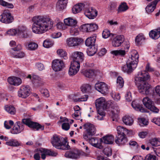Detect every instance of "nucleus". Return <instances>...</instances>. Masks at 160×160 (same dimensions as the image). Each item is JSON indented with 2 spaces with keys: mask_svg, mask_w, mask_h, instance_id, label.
I'll use <instances>...</instances> for the list:
<instances>
[{
  "mask_svg": "<svg viewBox=\"0 0 160 160\" xmlns=\"http://www.w3.org/2000/svg\"><path fill=\"white\" fill-rule=\"evenodd\" d=\"M16 124L18 125V128L21 129V127L23 128L22 131L24 129L25 124L28 126L30 128L33 129H36L37 130H38L41 129L42 130H43L44 128L43 126H42L39 124L31 121L28 119H22V122H17Z\"/></svg>",
  "mask_w": 160,
  "mask_h": 160,
  "instance_id": "nucleus-5",
  "label": "nucleus"
},
{
  "mask_svg": "<svg viewBox=\"0 0 160 160\" xmlns=\"http://www.w3.org/2000/svg\"><path fill=\"white\" fill-rule=\"evenodd\" d=\"M158 0H155L150 3L145 8L146 10L148 13L152 12L156 8V6Z\"/></svg>",
  "mask_w": 160,
  "mask_h": 160,
  "instance_id": "nucleus-29",
  "label": "nucleus"
},
{
  "mask_svg": "<svg viewBox=\"0 0 160 160\" xmlns=\"http://www.w3.org/2000/svg\"><path fill=\"white\" fill-rule=\"evenodd\" d=\"M0 5L11 8H13L14 7L12 4L8 3L3 0H0Z\"/></svg>",
  "mask_w": 160,
  "mask_h": 160,
  "instance_id": "nucleus-51",
  "label": "nucleus"
},
{
  "mask_svg": "<svg viewBox=\"0 0 160 160\" xmlns=\"http://www.w3.org/2000/svg\"><path fill=\"white\" fill-rule=\"evenodd\" d=\"M81 153L77 149H74L71 151H67L65 154V157L73 159H78L80 158Z\"/></svg>",
  "mask_w": 160,
  "mask_h": 160,
  "instance_id": "nucleus-17",
  "label": "nucleus"
},
{
  "mask_svg": "<svg viewBox=\"0 0 160 160\" xmlns=\"http://www.w3.org/2000/svg\"><path fill=\"white\" fill-rule=\"evenodd\" d=\"M128 141L126 136L122 135H117L116 137L115 142V143L119 146H122L125 145Z\"/></svg>",
  "mask_w": 160,
  "mask_h": 160,
  "instance_id": "nucleus-22",
  "label": "nucleus"
},
{
  "mask_svg": "<svg viewBox=\"0 0 160 160\" xmlns=\"http://www.w3.org/2000/svg\"><path fill=\"white\" fill-rule=\"evenodd\" d=\"M114 137L112 135H106L100 139L101 142L106 144H111L113 143Z\"/></svg>",
  "mask_w": 160,
  "mask_h": 160,
  "instance_id": "nucleus-27",
  "label": "nucleus"
},
{
  "mask_svg": "<svg viewBox=\"0 0 160 160\" xmlns=\"http://www.w3.org/2000/svg\"><path fill=\"white\" fill-rule=\"evenodd\" d=\"M85 5L83 3H79L78 4L75 5L72 8V11L73 13L76 14L79 12L83 9L84 11Z\"/></svg>",
  "mask_w": 160,
  "mask_h": 160,
  "instance_id": "nucleus-32",
  "label": "nucleus"
},
{
  "mask_svg": "<svg viewBox=\"0 0 160 160\" xmlns=\"http://www.w3.org/2000/svg\"><path fill=\"white\" fill-rule=\"evenodd\" d=\"M6 144L8 145L12 146L17 147L19 145V143L17 140L12 139L6 142Z\"/></svg>",
  "mask_w": 160,
  "mask_h": 160,
  "instance_id": "nucleus-42",
  "label": "nucleus"
},
{
  "mask_svg": "<svg viewBox=\"0 0 160 160\" xmlns=\"http://www.w3.org/2000/svg\"><path fill=\"white\" fill-rule=\"evenodd\" d=\"M38 153H35L34 155V158L36 160H40V157L39 153L41 154V158L42 159H45L46 158V155L51 156H56L57 153L56 152L52 151L46 149L41 148L38 150Z\"/></svg>",
  "mask_w": 160,
  "mask_h": 160,
  "instance_id": "nucleus-7",
  "label": "nucleus"
},
{
  "mask_svg": "<svg viewBox=\"0 0 160 160\" xmlns=\"http://www.w3.org/2000/svg\"><path fill=\"white\" fill-rule=\"evenodd\" d=\"M30 91L28 86H22L18 91V96L23 98H26L29 96Z\"/></svg>",
  "mask_w": 160,
  "mask_h": 160,
  "instance_id": "nucleus-10",
  "label": "nucleus"
},
{
  "mask_svg": "<svg viewBox=\"0 0 160 160\" xmlns=\"http://www.w3.org/2000/svg\"><path fill=\"white\" fill-rule=\"evenodd\" d=\"M145 39V38L142 34H139L136 38L135 42L137 45H139L140 43V42L144 40Z\"/></svg>",
  "mask_w": 160,
  "mask_h": 160,
  "instance_id": "nucleus-50",
  "label": "nucleus"
},
{
  "mask_svg": "<svg viewBox=\"0 0 160 160\" xmlns=\"http://www.w3.org/2000/svg\"><path fill=\"white\" fill-rule=\"evenodd\" d=\"M83 74L86 77L91 78L94 75V72L92 70L88 69L83 71Z\"/></svg>",
  "mask_w": 160,
  "mask_h": 160,
  "instance_id": "nucleus-40",
  "label": "nucleus"
},
{
  "mask_svg": "<svg viewBox=\"0 0 160 160\" xmlns=\"http://www.w3.org/2000/svg\"><path fill=\"white\" fill-rule=\"evenodd\" d=\"M133 53L126 62L122 67V70L128 74L131 73L137 66L138 62L139 55L135 50L132 51Z\"/></svg>",
  "mask_w": 160,
  "mask_h": 160,
  "instance_id": "nucleus-2",
  "label": "nucleus"
},
{
  "mask_svg": "<svg viewBox=\"0 0 160 160\" xmlns=\"http://www.w3.org/2000/svg\"><path fill=\"white\" fill-rule=\"evenodd\" d=\"M53 43L52 41L49 40H45L43 43V46L45 48H48L51 47Z\"/></svg>",
  "mask_w": 160,
  "mask_h": 160,
  "instance_id": "nucleus-55",
  "label": "nucleus"
},
{
  "mask_svg": "<svg viewBox=\"0 0 160 160\" xmlns=\"http://www.w3.org/2000/svg\"><path fill=\"white\" fill-rule=\"evenodd\" d=\"M75 111L74 113L72 114V116L76 119L79 120L81 118V112L80 110Z\"/></svg>",
  "mask_w": 160,
  "mask_h": 160,
  "instance_id": "nucleus-54",
  "label": "nucleus"
},
{
  "mask_svg": "<svg viewBox=\"0 0 160 160\" xmlns=\"http://www.w3.org/2000/svg\"><path fill=\"white\" fill-rule=\"evenodd\" d=\"M150 85L147 82L138 86L139 92L142 94L146 95L150 94Z\"/></svg>",
  "mask_w": 160,
  "mask_h": 160,
  "instance_id": "nucleus-14",
  "label": "nucleus"
},
{
  "mask_svg": "<svg viewBox=\"0 0 160 160\" xmlns=\"http://www.w3.org/2000/svg\"><path fill=\"white\" fill-rule=\"evenodd\" d=\"M147 145L151 146L153 148V147L160 146V138H156L149 139L147 142Z\"/></svg>",
  "mask_w": 160,
  "mask_h": 160,
  "instance_id": "nucleus-25",
  "label": "nucleus"
},
{
  "mask_svg": "<svg viewBox=\"0 0 160 160\" xmlns=\"http://www.w3.org/2000/svg\"><path fill=\"white\" fill-rule=\"evenodd\" d=\"M142 102L144 105L151 111L157 113L158 112L159 109L154 106L153 102L148 97L144 98Z\"/></svg>",
  "mask_w": 160,
  "mask_h": 160,
  "instance_id": "nucleus-9",
  "label": "nucleus"
},
{
  "mask_svg": "<svg viewBox=\"0 0 160 160\" xmlns=\"http://www.w3.org/2000/svg\"><path fill=\"white\" fill-rule=\"evenodd\" d=\"M139 124L141 126H143L148 124V122L145 118H141L139 120Z\"/></svg>",
  "mask_w": 160,
  "mask_h": 160,
  "instance_id": "nucleus-58",
  "label": "nucleus"
},
{
  "mask_svg": "<svg viewBox=\"0 0 160 160\" xmlns=\"http://www.w3.org/2000/svg\"><path fill=\"white\" fill-rule=\"evenodd\" d=\"M95 88L98 92L103 94L107 93L108 89V85L103 82L96 83L95 86Z\"/></svg>",
  "mask_w": 160,
  "mask_h": 160,
  "instance_id": "nucleus-18",
  "label": "nucleus"
},
{
  "mask_svg": "<svg viewBox=\"0 0 160 160\" xmlns=\"http://www.w3.org/2000/svg\"><path fill=\"white\" fill-rule=\"evenodd\" d=\"M73 61L72 62L76 64H78L80 65V63L82 62L84 59L83 54L80 52H75L72 53L71 55Z\"/></svg>",
  "mask_w": 160,
  "mask_h": 160,
  "instance_id": "nucleus-12",
  "label": "nucleus"
},
{
  "mask_svg": "<svg viewBox=\"0 0 160 160\" xmlns=\"http://www.w3.org/2000/svg\"><path fill=\"white\" fill-rule=\"evenodd\" d=\"M103 153L107 157L111 156L112 154L111 149L109 148H106L103 150Z\"/></svg>",
  "mask_w": 160,
  "mask_h": 160,
  "instance_id": "nucleus-57",
  "label": "nucleus"
},
{
  "mask_svg": "<svg viewBox=\"0 0 160 160\" xmlns=\"http://www.w3.org/2000/svg\"><path fill=\"white\" fill-rule=\"evenodd\" d=\"M14 19L13 16L9 12L4 11L0 16V21L6 24L11 23Z\"/></svg>",
  "mask_w": 160,
  "mask_h": 160,
  "instance_id": "nucleus-15",
  "label": "nucleus"
},
{
  "mask_svg": "<svg viewBox=\"0 0 160 160\" xmlns=\"http://www.w3.org/2000/svg\"><path fill=\"white\" fill-rule=\"evenodd\" d=\"M82 41V39L73 38H68L67 39V43L69 46L75 47L79 45Z\"/></svg>",
  "mask_w": 160,
  "mask_h": 160,
  "instance_id": "nucleus-20",
  "label": "nucleus"
},
{
  "mask_svg": "<svg viewBox=\"0 0 160 160\" xmlns=\"http://www.w3.org/2000/svg\"><path fill=\"white\" fill-rule=\"evenodd\" d=\"M88 49V54L89 56H92L96 53L97 52V48L95 46V45L90 46Z\"/></svg>",
  "mask_w": 160,
  "mask_h": 160,
  "instance_id": "nucleus-41",
  "label": "nucleus"
},
{
  "mask_svg": "<svg viewBox=\"0 0 160 160\" xmlns=\"http://www.w3.org/2000/svg\"><path fill=\"white\" fill-rule=\"evenodd\" d=\"M81 89L83 93L89 92L91 89V86L88 84H83L81 87Z\"/></svg>",
  "mask_w": 160,
  "mask_h": 160,
  "instance_id": "nucleus-47",
  "label": "nucleus"
},
{
  "mask_svg": "<svg viewBox=\"0 0 160 160\" xmlns=\"http://www.w3.org/2000/svg\"><path fill=\"white\" fill-rule=\"evenodd\" d=\"M64 22L66 25L70 26L71 27L73 26L75 27L77 25V22L76 20L71 18L65 19Z\"/></svg>",
  "mask_w": 160,
  "mask_h": 160,
  "instance_id": "nucleus-33",
  "label": "nucleus"
},
{
  "mask_svg": "<svg viewBox=\"0 0 160 160\" xmlns=\"http://www.w3.org/2000/svg\"><path fill=\"white\" fill-rule=\"evenodd\" d=\"M98 115L97 116V119L98 120H101L103 119V117L105 116V113L103 110L97 109Z\"/></svg>",
  "mask_w": 160,
  "mask_h": 160,
  "instance_id": "nucleus-49",
  "label": "nucleus"
},
{
  "mask_svg": "<svg viewBox=\"0 0 160 160\" xmlns=\"http://www.w3.org/2000/svg\"><path fill=\"white\" fill-rule=\"evenodd\" d=\"M27 78H30L32 80V82L37 86H39L42 84L41 82V78L38 76L34 75L32 77L29 75Z\"/></svg>",
  "mask_w": 160,
  "mask_h": 160,
  "instance_id": "nucleus-28",
  "label": "nucleus"
},
{
  "mask_svg": "<svg viewBox=\"0 0 160 160\" xmlns=\"http://www.w3.org/2000/svg\"><path fill=\"white\" fill-rule=\"evenodd\" d=\"M132 108L138 111H139L142 112H147V110L142 107V105H140L138 100L133 101L131 104Z\"/></svg>",
  "mask_w": 160,
  "mask_h": 160,
  "instance_id": "nucleus-24",
  "label": "nucleus"
},
{
  "mask_svg": "<svg viewBox=\"0 0 160 160\" xmlns=\"http://www.w3.org/2000/svg\"><path fill=\"white\" fill-rule=\"evenodd\" d=\"M83 127L84 129L86 130V132L83 135V137L85 140L88 141L95 133L96 128L92 124L89 123L85 124Z\"/></svg>",
  "mask_w": 160,
  "mask_h": 160,
  "instance_id": "nucleus-8",
  "label": "nucleus"
},
{
  "mask_svg": "<svg viewBox=\"0 0 160 160\" xmlns=\"http://www.w3.org/2000/svg\"><path fill=\"white\" fill-rule=\"evenodd\" d=\"M81 29L83 32H93L97 29L98 26L96 24H87L82 25Z\"/></svg>",
  "mask_w": 160,
  "mask_h": 160,
  "instance_id": "nucleus-19",
  "label": "nucleus"
},
{
  "mask_svg": "<svg viewBox=\"0 0 160 160\" xmlns=\"http://www.w3.org/2000/svg\"><path fill=\"white\" fill-rule=\"evenodd\" d=\"M18 125H17V124H15V126L13 128L12 131L13 133L15 134H17L18 133H20L22 131V127L20 129L18 128Z\"/></svg>",
  "mask_w": 160,
  "mask_h": 160,
  "instance_id": "nucleus-53",
  "label": "nucleus"
},
{
  "mask_svg": "<svg viewBox=\"0 0 160 160\" xmlns=\"http://www.w3.org/2000/svg\"><path fill=\"white\" fill-rule=\"evenodd\" d=\"M67 3L68 0H59L56 4L57 9L60 10L64 9Z\"/></svg>",
  "mask_w": 160,
  "mask_h": 160,
  "instance_id": "nucleus-34",
  "label": "nucleus"
},
{
  "mask_svg": "<svg viewBox=\"0 0 160 160\" xmlns=\"http://www.w3.org/2000/svg\"><path fill=\"white\" fill-rule=\"evenodd\" d=\"M150 37L153 39H157L160 37V28L151 30L149 33Z\"/></svg>",
  "mask_w": 160,
  "mask_h": 160,
  "instance_id": "nucleus-30",
  "label": "nucleus"
},
{
  "mask_svg": "<svg viewBox=\"0 0 160 160\" xmlns=\"http://www.w3.org/2000/svg\"><path fill=\"white\" fill-rule=\"evenodd\" d=\"M111 53L115 56H124L126 54V52L124 50H119L112 51Z\"/></svg>",
  "mask_w": 160,
  "mask_h": 160,
  "instance_id": "nucleus-46",
  "label": "nucleus"
},
{
  "mask_svg": "<svg viewBox=\"0 0 160 160\" xmlns=\"http://www.w3.org/2000/svg\"><path fill=\"white\" fill-rule=\"evenodd\" d=\"M85 15L90 19H93L97 15L98 12L92 7L87 8L85 7L84 10Z\"/></svg>",
  "mask_w": 160,
  "mask_h": 160,
  "instance_id": "nucleus-16",
  "label": "nucleus"
},
{
  "mask_svg": "<svg viewBox=\"0 0 160 160\" xmlns=\"http://www.w3.org/2000/svg\"><path fill=\"white\" fill-rule=\"evenodd\" d=\"M96 38V36L95 34H94L88 38L85 42L86 45L88 47L95 45Z\"/></svg>",
  "mask_w": 160,
  "mask_h": 160,
  "instance_id": "nucleus-31",
  "label": "nucleus"
},
{
  "mask_svg": "<svg viewBox=\"0 0 160 160\" xmlns=\"http://www.w3.org/2000/svg\"><path fill=\"white\" fill-rule=\"evenodd\" d=\"M51 142L53 146L57 149L68 150L70 148V146L68 145L67 140L59 136H54Z\"/></svg>",
  "mask_w": 160,
  "mask_h": 160,
  "instance_id": "nucleus-3",
  "label": "nucleus"
},
{
  "mask_svg": "<svg viewBox=\"0 0 160 160\" xmlns=\"http://www.w3.org/2000/svg\"><path fill=\"white\" fill-rule=\"evenodd\" d=\"M34 22L32 26V32L35 33L42 34L52 27L53 22L49 17L37 16L33 18Z\"/></svg>",
  "mask_w": 160,
  "mask_h": 160,
  "instance_id": "nucleus-1",
  "label": "nucleus"
},
{
  "mask_svg": "<svg viewBox=\"0 0 160 160\" xmlns=\"http://www.w3.org/2000/svg\"><path fill=\"white\" fill-rule=\"evenodd\" d=\"M95 105L97 109L104 110L110 107L114 109L118 108V106L116 103H112L110 101L107 102L105 101L103 98H100L97 99L96 101Z\"/></svg>",
  "mask_w": 160,
  "mask_h": 160,
  "instance_id": "nucleus-4",
  "label": "nucleus"
},
{
  "mask_svg": "<svg viewBox=\"0 0 160 160\" xmlns=\"http://www.w3.org/2000/svg\"><path fill=\"white\" fill-rule=\"evenodd\" d=\"M18 30L17 31L15 29H11L7 32L8 34L10 35L13 36L17 34Z\"/></svg>",
  "mask_w": 160,
  "mask_h": 160,
  "instance_id": "nucleus-64",
  "label": "nucleus"
},
{
  "mask_svg": "<svg viewBox=\"0 0 160 160\" xmlns=\"http://www.w3.org/2000/svg\"><path fill=\"white\" fill-rule=\"evenodd\" d=\"M124 41V38L123 35L117 36L112 40V45L114 47H118Z\"/></svg>",
  "mask_w": 160,
  "mask_h": 160,
  "instance_id": "nucleus-21",
  "label": "nucleus"
},
{
  "mask_svg": "<svg viewBox=\"0 0 160 160\" xmlns=\"http://www.w3.org/2000/svg\"><path fill=\"white\" fill-rule=\"evenodd\" d=\"M117 86L119 88H122L124 85L123 79L120 76H118L117 78Z\"/></svg>",
  "mask_w": 160,
  "mask_h": 160,
  "instance_id": "nucleus-52",
  "label": "nucleus"
},
{
  "mask_svg": "<svg viewBox=\"0 0 160 160\" xmlns=\"http://www.w3.org/2000/svg\"><path fill=\"white\" fill-rule=\"evenodd\" d=\"M150 78V76L148 73L145 71L139 72L138 74L134 77V82L135 84L138 86L139 85L143 84L146 82V81Z\"/></svg>",
  "mask_w": 160,
  "mask_h": 160,
  "instance_id": "nucleus-6",
  "label": "nucleus"
},
{
  "mask_svg": "<svg viewBox=\"0 0 160 160\" xmlns=\"http://www.w3.org/2000/svg\"><path fill=\"white\" fill-rule=\"evenodd\" d=\"M57 53L60 57L63 58L65 59L68 58L67 52L62 49H58L57 51Z\"/></svg>",
  "mask_w": 160,
  "mask_h": 160,
  "instance_id": "nucleus-38",
  "label": "nucleus"
},
{
  "mask_svg": "<svg viewBox=\"0 0 160 160\" xmlns=\"http://www.w3.org/2000/svg\"><path fill=\"white\" fill-rule=\"evenodd\" d=\"M8 81L10 84L14 86H18L22 83L21 79L20 78L15 77H9Z\"/></svg>",
  "mask_w": 160,
  "mask_h": 160,
  "instance_id": "nucleus-26",
  "label": "nucleus"
},
{
  "mask_svg": "<svg viewBox=\"0 0 160 160\" xmlns=\"http://www.w3.org/2000/svg\"><path fill=\"white\" fill-rule=\"evenodd\" d=\"M21 48L22 47L21 45L20 44H18L17 45L16 47L11 48L10 50L11 53L12 54H13L14 52H16L19 51L21 49Z\"/></svg>",
  "mask_w": 160,
  "mask_h": 160,
  "instance_id": "nucleus-60",
  "label": "nucleus"
},
{
  "mask_svg": "<svg viewBox=\"0 0 160 160\" xmlns=\"http://www.w3.org/2000/svg\"><path fill=\"white\" fill-rule=\"evenodd\" d=\"M118 135H122L126 136V134L128 133V130L126 128H124L121 126H118L117 128Z\"/></svg>",
  "mask_w": 160,
  "mask_h": 160,
  "instance_id": "nucleus-35",
  "label": "nucleus"
},
{
  "mask_svg": "<svg viewBox=\"0 0 160 160\" xmlns=\"http://www.w3.org/2000/svg\"><path fill=\"white\" fill-rule=\"evenodd\" d=\"M17 34L20 38H29L31 36L29 31L26 27L23 26L18 27Z\"/></svg>",
  "mask_w": 160,
  "mask_h": 160,
  "instance_id": "nucleus-11",
  "label": "nucleus"
},
{
  "mask_svg": "<svg viewBox=\"0 0 160 160\" xmlns=\"http://www.w3.org/2000/svg\"><path fill=\"white\" fill-rule=\"evenodd\" d=\"M151 121L160 126V117L158 118H154L151 120Z\"/></svg>",
  "mask_w": 160,
  "mask_h": 160,
  "instance_id": "nucleus-62",
  "label": "nucleus"
},
{
  "mask_svg": "<svg viewBox=\"0 0 160 160\" xmlns=\"http://www.w3.org/2000/svg\"><path fill=\"white\" fill-rule=\"evenodd\" d=\"M13 56L16 58H22L25 55V54L24 52H14L13 54H12Z\"/></svg>",
  "mask_w": 160,
  "mask_h": 160,
  "instance_id": "nucleus-59",
  "label": "nucleus"
},
{
  "mask_svg": "<svg viewBox=\"0 0 160 160\" xmlns=\"http://www.w3.org/2000/svg\"><path fill=\"white\" fill-rule=\"evenodd\" d=\"M5 110L11 114H14L16 112L15 108L11 105H6L5 107Z\"/></svg>",
  "mask_w": 160,
  "mask_h": 160,
  "instance_id": "nucleus-39",
  "label": "nucleus"
},
{
  "mask_svg": "<svg viewBox=\"0 0 160 160\" xmlns=\"http://www.w3.org/2000/svg\"><path fill=\"white\" fill-rule=\"evenodd\" d=\"M88 140L89 141V143L94 147L99 143V139L97 138H91L90 137L88 141Z\"/></svg>",
  "mask_w": 160,
  "mask_h": 160,
  "instance_id": "nucleus-44",
  "label": "nucleus"
},
{
  "mask_svg": "<svg viewBox=\"0 0 160 160\" xmlns=\"http://www.w3.org/2000/svg\"><path fill=\"white\" fill-rule=\"evenodd\" d=\"M70 32L72 36H77L78 34L79 31L78 27L77 26V25L75 27L73 26L71 27Z\"/></svg>",
  "mask_w": 160,
  "mask_h": 160,
  "instance_id": "nucleus-48",
  "label": "nucleus"
},
{
  "mask_svg": "<svg viewBox=\"0 0 160 160\" xmlns=\"http://www.w3.org/2000/svg\"><path fill=\"white\" fill-rule=\"evenodd\" d=\"M62 127L63 129L67 131L70 128V125L68 122H64L62 124Z\"/></svg>",
  "mask_w": 160,
  "mask_h": 160,
  "instance_id": "nucleus-63",
  "label": "nucleus"
},
{
  "mask_svg": "<svg viewBox=\"0 0 160 160\" xmlns=\"http://www.w3.org/2000/svg\"><path fill=\"white\" fill-rule=\"evenodd\" d=\"M80 67V65L76 63L72 62L70 67L69 69L68 73L70 76L76 74L79 71Z\"/></svg>",
  "mask_w": 160,
  "mask_h": 160,
  "instance_id": "nucleus-23",
  "label": "nucleus"
},
{
  "mask_svg": "<svg viewBox=\"0 0 160 160\" xmlns=\"http://www.w3.org/2000/svg\"><path fill=\"white\" fill-rule=\"evenodd\" d=\"M123 122L126 125H131L133 122V119L128 116H125L122 118Z\"/></svg>",
  "mask_w": 160,
  "mask_h": 160,
  "instance_id": "nucleus-36",
  "label": "nucleus"
},
{
  "mask_svg": "<svg viewBox=\"0 0 160 160\" xmlns=\"http://www.w3.org/2000/svg\"><path fill=\"white\" fill-rule=\"evenodd\" d=\"M117 4L114 2H111L108 6V9L110 11L114 10L116 8Z\"/></svg>",
  "mask_w": 160,
  "mask_h": 160,
  "instance_id": "nucleus-56",
  "label": "nucleus"
},
{
  "mask_svg": "<svg viewBox=\"0 0 160 160\" xmlns=\"http://www.w3.org/2000/svg\"><path fill=\"white\" fill-rule=\"evenodd\" d=\"M38 47V45L35 42H31L28 44V49L30 50H35Z\"/></svg>",
  "mask_w": 160,
  "mask_h": 160,
  "instance_id": "nucleus-43",
  "label": "nucleus"
},
{
  "mask_svg": "<svg viewBox=\"0 0 160 160\" xmlns=\"http://www.w3.org/2000/svg\"><path fill=\"white\" fill-rule=\"evenodd\" d=\"M64 67V63L61 60L56 59L53 60L52 62V68L55 72L61 71Z\"/></svg>",
  "mask_w": 160,
  "mask_h": 160,
  "instance_id": "nucleus-13",
  "label": "nucleus"
},
{
  "mask_svg": "<svg viewBox=\"0 0 160 160\" xmlns=\"http://www.w3.org/2000/svg\"><path fill=\"white\" fill-rule=\"evenodd\" d=\"M144 160H158L156 159V157L150 154H148L145 158Z\"/></svg>",
  "mask_w": 160,
  "mask_h": 160,
  "instance_id": "nucleus-61",
  "label": "nucleus"
},
{
  "mask_svg": "<svg viewBox=\"0 0 160 160\" xmlns=\"http://www.w3.org/2000/svg\"><path fill=\"white\" fill-rule=\"evenodd\" d=\"M128 7L126 3L123 2L119 6L118 8V12H125L128 9Z\"/></svg>",
  "mask_w": 160,
  "mask_h": 160,
  "instance_id": "nucleus-37",
  "label": "nucleus"
},
{
  "mask_svg": "<svg viewBox=\"0 0 160 160\" xmlns=\"http://www.w3.org/2000/svg\"><path fill=\"white\" fill-rule=\"evenodd\" d=\"M115 34L111 33L110 31L108 29L104 30L102 33V36L104 38H107L109 37H113Z\"/></svg>",
  "mask_w": 160,
  "mask_h": 160,
  "instance_id": "nucleus-45",
  "label": "nucleus"
}]
</instances>
